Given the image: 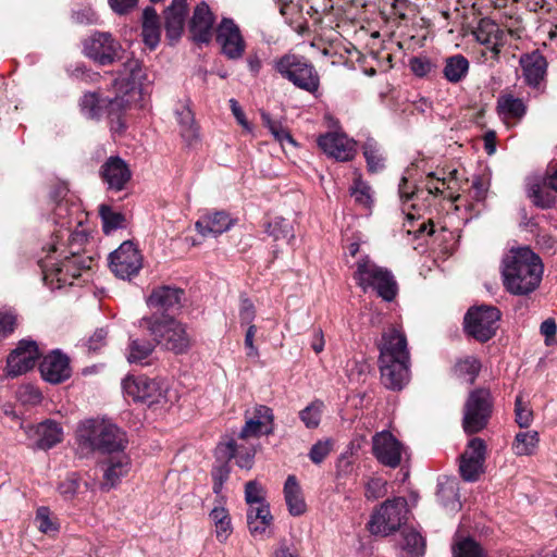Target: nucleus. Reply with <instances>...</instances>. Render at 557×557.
Here are the masks:
<instances>
[{
	"mask_svg": "<svg viewBox=\"0 0 557 557\" xmlns=\"http://www.w3.org/2000/svg\"><path fill=\"white\" fill-rule=\"evenodd\" d=\"M88 234L85 230L71 231L62 227L55 231L50 243L42 249L47 251L45 259L38 264L42 272L44 282L54 288L72 284L73 278L81 276L83 271L90 270L94 257L85 255Z\"/></svg>",
	"mask_w": 557,
	"mask_h": 557,
	"instance_id": "obj_1",
	"label": "nucleus"
},
{
	"mask_svg": "<svg viewBox=\"0 0 557 557\" xmlns=\"http://www.w3.org/2000/svg\"><path fill=\"white\" fill-rule=\"evenodd\" d=\"M83 53L100 66L112 65L122 62L119 71L127 84H140L143 78L141 63L134 57L125 58V50L121 42L111 33L95 32L83 41Z\"/></svg>",
	"mask_w": 557,
	"mask_h": 557,
	"instance_id": "obj_2",
	"label": "nucleus"
},
{
	"mask_svg": "<svg viewBox=\"0 0 557 557\" xmlns=\"http://www.w3.org/2000/svg\"><path fill=\"white\" fill-rule=\"evenodd\" d=\"M502 275L507 292L518 296L529 295L542 281L543 263L530 248H519L504 258Z\"/></svg>",
	"mask_w": 557,
	"mask_h": 557,
	"instance_id": "obj_3",
	"label": "nucleus"
},
{
	"mask_svg": "<svg viewBox=\"0 0 557 557\" xmlns=\"http://www.w3.org/2000/svg\"><path fill=\"white\" fill-rule=\"evenodd\" d=\"M140 326L147 329L156 344L175 355L187 352L191 346L186 326L172 317H145L140 320Z\"/></svg>",
	"mask_w": 557,
	"mask_h": 557,
	"instance_id": "obj_4",
	"label": "nucleus"
},
{
	"mask_svg": "<svg viewBox=\"0 0 557 557\" xmlns=\"http://www.w3.org/2000/svg\"><path fill=\"white\" fill-rule=\"evenodd\" d=\"M79 442L92 450L109 456L124 454L126 446L125 433L115 424L104 421L88 420L78 430Z\"/></svg>",
	"mask_w": 557,
	"mask_h": 557,
	"instance_id": "obj_5",
	"label": "nucleus"
},
{
	"mask_svg": "<svg viewBox=\"0 0 557 557\" xmlns=\"http://www.w3.org/2000/svg\"><path fill=\"white\" fill-rule=\"evenodd\" d=\"M354 278L364 293L371 288L385 301L394 300L398 293L393 273L386 268L379 267L368 256L357 261Z\"/></svg>",
	"mask_w": 557,
	"mask_h": 557,
	"instance_id": "obj_6",
	"label": "nucleus"
},
{
	"mask_svg": "<svg viewBox=\"0 0 557 557\" xmlns=\"http://www.w3.org/2000/svg\"><path fill=\"white\" fill-rule=\"evenodd\" d=\"M274 70L299 89L314 94L320 87V76L314 65L305 57L286 53L274 60Z\"/></svg>",
	"mask_w": 557,
	"mask_h": 557,
	"instance_id": "obj_7",
	"label": "nucleus"
},
{
	"mask_svg": "<svg viewBox=\"0 0 557 557\" xmlns=\"http://www.w3.org/2000/svg\"><path fill=\"white\" fill-rule=\"evenodd\" d=\"M408 503L405 497L386 499L373 510L367 528L372 535L388 536L407 521Z\"/></svg>",
	"mask_w": 557,
	"mask_h": 557,
	"instance_id": "obj_8",
	"label": "nucleus"
},
{
	"mask_svg": "<svg viewBox=\"0 0 557 557\" xmlns=\"http://www.w3.org/2000/svg\"><path fill=\"white\" fill-rule=\"evenodd\" d=\"M493 399L490 389L472 391L463 407L462 428L467 434L482 431L488 424L492 414Z\"/></svg>",
	"mask_w": 557,
	"mask_h": 557,
	"instance_id": "obj_9",
	"label": "nucleus"
},
{
	"mask_svg": "<svg viewBox=\"0 0 557 557\" xmlns=\"http://www.w3.org/2000/svg\"><path fill=\"white\" fill-rule=\"evenodd\" d=\"M123 389L134 401L148 406L164 405L170 401L169 387L163 380L147 376L127 377L123 381Z\"/></svg>",
	"mask_w": 557,
	"mask_h": 557,
	"instance_id": "obj_10",
	"label": "nucleus"
},
{
	"mask_svg": "<svg viewBox=\"0 0 557 557\" xmlns=\"http://www.w3.org/2000/svg\"><path fill=\"white\" fill-rule=\"evenodd\" d=\"M475 40L483 46L480 50V61L494 65L499 62L500 49L505 46V32L494 21L484 17L472 30Z\"/></svg>",
	"mask_w": 557,
	"mask_h": 557,
	"instance_id": "obj_11",
	"label": "nucleus"
},
{
	"mask_svg": "<svg viewBox=\"0 0 557 557\" xmlns=\"http://www.w3.org/2000/svg\"><path fill=\"white\" fill-rule=\"evenodd\" d=\"M499 319L500 311L496 307L471 308L465 317V331L469 336L485 343L496 334Z\"/></svg>",
	"mask_w": 557,
	"mask_h": 557,
	"instance_id": "obj_12",
	"label": "nucleus"
},
{
	"mask_svg": "<svg viewBox=\"0 0 557 557\" xmlns=\"http://www.w3.org/2000/svg\"><path fill=\"white\" fill-rule=\"evenodd\" d=\"M110 269L120 278L131 280L143 267L139 251L132 242H124L110 253Z\"/></svg>",
	"mask_w": 557,
	"mask_h": 557,
	"instance_id": "obj_13",
	"label": "nucleus"
},
{
	"mask_svg": "<svg viewBox=\"0 0 557 557\" xmlns=\"http://www.w3.org/2000/svg\"><path fill=\"white\" fill-rule=\"evenodd\" d=\"M486 458V444L480 437L471 438L463 454L460 456L459 471L467 482H475L484 472Z\"/></svg>",
	"mask_w": 557,
	"mask_h": 557,
	"instance_id": "obj_14",
	"label": "nucleus"
},
{
	"mask_svg": "<svg viewBox=\"0 0 557 557\" xmlns=\"http://www.w3.org/2000/svg\"><path fill=\"white\" fill-rule=\"evenodd\" d=\"M216 42L222 53L230 60L240 59L246 49V42L239 27L232 18L224 17L216 28Z\"/></svg>",
	"mask_w": 557,
	"mask_h": 557,
	"instance_id": "obj_15",
	"label": "nucleus"
},
{
	"mask_svg": "<svg viewBox=\"0 0 557 557\" xmlns=\"http://www.w3.org/2000/svg\"><path fill=\"white\" fill-rule=\"evenodd\" d=\"M372 453L380 463L397 468L401 462L403 444L388 431L372 437Z\"/></svg>",
	"mask_w": 557,
	"mask_h": 557,
	"instance_id": "obj_16",
	"label": "nucleus"
},
{
	"mask_svg": "<svg viewBox=\"0 0 557 557\" xmlns=\"http://www.w3.org/2000/svg\"><path fill=\"white\" fill-rule=\"evenodd\" d=\"M39 355L36 342L22 339L17 347L8 357V375L14 377L26 373L35 367Z\"/></svg>",
	"mask_w": 557,
	"mask_h": 557,
	"instance_id": "obj_17",
	"label": "nucleus"
},
{
	"mask_svg": "<svg viewBox=\"0 0 557 557\" xmlns=\"http://www.w3.org/2000/svg\"><path fill=\"white\" fill-rule=\"evenodd\" d=\"M382 384L392 391H400L409 382L410 360H392L385 355V360L379 359Z\"/></svg>",
	"mask_w": 557,
	"mask_h": 557,
	"instance_id": "obj_18",
	"label": "nucleus"
},
{
	"mask_svg": "<svg viewBox=\"0 0 557 557\" xmlns=\"http://www.w3.org/2000/svg\"><path fill=\"white\" fill-rule=\"evenodd\" d=\"M99 175L108 189L121 191L132 178L128 164L119 156H112L100 166Z\"/></svg>",
	"mask_w": 557,
	"mask_h": 557,
	"instance_id": "obj_19",
	"label": "nucleus"
},
{
	"mask_svg": "<svg viewBox=\"0 0 557 557\" xmlns=\"http://www.w3.org/2000/svg\"><path fill=\"white\" fill-rule=\"evenodd\" d=\"M318 145L325 154L339 162L350 161L355 153V141L342 133H326L319 136Z\"/></svg>",
	"mask_w": 557,
	"mask_h": 557,
	"instance_id": "obj_20",
	"label": "nucleus"
},
{
	"mask_svg": "<svg viewBox=\"0 0 557 557\" xmlns=\"http://www.w3.org/2000/svg\"><path fill=\"white\" fill-rule=\"evenodd\" d=\"M40 373L45 381L52 384L64 382L71 376L72 370L67 356L54 350L40 362Z\"/></svg>",
	"mask_w": 557,
	"mask_h": 557,
	"instance_id": "obj_21",
	"label": "nucleus"
},
{
	"mask_svg": "<svg viewBox=\"0 0 557 557\" xmlns=\"http://www.w3.org/2000/svg\"><path fill=\"white\" fill-rule=\"evenodd\" d=\"M214 15L206 2L196 5L189 22V32L196 42L208 44L212 38Z\"/></svg>",
	"mask_w": 557,
	"mask_h": 557,
	"instance_id": "obj_22",
	"label": "nucleus"
},
{
	"mask_svg": "<svg viewBox=\"0 0 557 557\" xmlns=\"http://www.w3.org/2000/svg\"><path fill=\"white\" fill-rule=\"evenodd\" d=\"M187 12V0H172L171 4L163 11L165 35L171 44L181 38Z\"/></svg>",
	"mask_w": 557,
	"mask_h": 557,
	"instance_id": "obj_23",
	"label": "nucleus"
},
{
	"mask_svg": "<svg viewBox=\"0 0 557 557\" xmlns=\"http://www.w3.org/2000/svg\"><path fill=\"white\" fill-rule=\"evenodd\" d=\"M522 75L528 86L539 88L545 79L547 72V61L539 51L522 54L520 58Z\"/></svg>",
	"mask_w": 557,
	"mask_h": 557,
	"instance_id": "obj_24",
	"label": "nucleus"
},
{
	"mask_svg": "<svg viewBox=\"0 0 557 557\" xmlns=\"http://www.w3.org/2000/svg\"><path fill=\"white\" fill-rule=\"evenodd\" d=\"M184 296L185 292L182 288L159 286L151 292L147 305L163 312L176 311L181 309Z\"/></svg>",
	"mask_w": 557,
	"mask_h": 557,
	"instance_id": "obj_25",
	"label": "nucleus"
},
{
	"mask_svg": "<svg viewBox=\"0 0 557 557\" xmlns=\"http://www.w3.org/2000/svg\"><path fill=\"white\" fill-rule=\"evenodd\" d=\"M385 355H388L392 360H410L407 338L404 333L396 329L383 333L379 359L385 360Z\"/></svg>",
	"mask_w": 557,
	"mask_h": 557,
	"instance_id": "obj_26",
	"label": "nucleus"
},
{
	"mask_svg": "<svg viewBox=\"0 0 557 557\" xmlns=\"http://www.w3.org/2000/svg\"><path fill=\"white\" fill-rule=\"evenodd\" d=\"M27 434L30 438H36L35 446L39 449H50L62 441L63 431L59 423L47 420L29 426Z\"/></svg>",
	"mask_w": 557,
	"mask_h": 557,
	"instance_id": "obj_27",
	"label": "nucleus"
},
{
	"mask_svg": "<svg viewBox=\"0 0 557 557\" xmlns=\"http://www.w3.org/2000/svg\"><path fill=\"white\" fill-rule=\"evenodd\" d=\"M131 461L125 454L108 456L102 461L103 479L102 490L114 487L129 471Z\"/></svg>",
	"mask_w": 557,
	"mask_h": 557,
	"instance_id": "obj_28",
	"label": "nucleus"
},
{
	"mask_svg": "<svg viewBox=\"0 0 557 557\" xmlns=\"http://www.w3.org/2000/svg\"><path fill=\"white\" fill-rule=\"evenodd\" d=\"M237 444L234 440L228 441L225 444L219 445V453L223 455L225 461L219 462L215 465L211 471V476L213 481V493L220 495L224 483L228 480L230 476V466L228 461L236 457Z\"/></svg>",
	"mask_w": 557,
	"mask_h": 557,
	"instance_id": "obj_29",
	"label": "nucleus"
},
{
	"mask_svg": "<svg viewBox=\"0 0 557 557\" xmlns=\"http://www.w3.org/2000/svg\"><path fill=\"white\" fill-rule=\"evenodd\" d=\"M232 221L224 211L208 214L198 220L195 227L202 236L220 235L231 227Z\"/></svg>",
	"mask_w": 557,
	"mask_h": 557,
	"instance_id": "obj_30",
	"label": "nucleus"
},
{
	"mask_svg": "<svg viewBox=\"0 0 557 557\" xmlns=\"http://www.w3.org/2000/svg\"><path fill=\"white\" fill-rule=\"evenodd\" d=\"M284 495L290 515L300 516L306 511V503L295 475L287 476L284 484Z\"/></svg>",
	"mask_w": 557,
	"mask_h": 557,
	"instance_id": "obj_31",
	"label": "nucleus"
},
{
	"mask_svg": "<svg viewBox=\"0 0 557 557\" xmlns=\"http://www.w3.org/2000/svg\"><path fill=\"white\" fill-rule=\"evenodd\" d=\"M400 536L399 547L404 557H419L424 554L425 540L418 531L412 528H404Z\"/></svg>",
	"mask_w": 557,
	"mask_h": 557,
	"instance_id": "obj_32",
	"label": "nucleus"
},
{
	"mask_svg": "<svg viewBox=\"0 0 557 557\" xmlns=\"http://www.w3.org/2000/svg\"><path fill=\"white\" fill-rule=\"evenodd\" d=\"M496 109L498 114L505 120H521L527 112V107L522 99L516 98L512 95L499 97Z\"/></svg>",
	"mask_w": 557,
	"mask_h": 557,
	"instance_id": "obj_33",
	"label": "nucleus"
},
{
	"mask_svg": "<svg viewBox=\"0 0 557 557\" xmlns=\"http://www.w3.org/2000/svg\"><path fill=\"white\" fill-rule=\"evenodd\" d=\"M481 370V362L474 356H468L459 359L453 367V373L456 377L473 384Z\"/></svg>",
	"mask_w": 557,
	"mask_h": 557,
	"instance_id": "obj_34",
	"label": "nucleus"
},
{
	"mask_svg": "<svg viewBox=\"0 0 557 557\" xmlns=\"http://www.w3.org/2000/svg\"><path fill=\"white\" fill-rule=\"evenodd\" d=\"M154 350V345L146 339H131L128 345L127 361L140 366L149 364L148 358Z\"/></svg>",
	"mask_w": 557,
	"mask_h": 557,
	"instance_id": "obj_35",
	"label": "nucleus"
},
{
	"mask_svg": "<svg viewBox=\"0 0 557 557\" xmlns=\"http://www.w3.org/2000/svg\"><path fill=\"white\" fill-rule=\"evenodd\" d=\"M469 71V61L461 54H455L446 59L444 76L450 83H459Z\"/></svg>",
	"mask_w": 557,
	"mask_h": 557,
	"instance_id": "obj_36",
	"label": "nucleus"
},
{
	"mask_svg": "<svg viewBox=\"0 0 557 557\" xmlns=\"http://www.w3.org/2000/svg\"><path fill=\"white\" fill-rule=\"evenodd\" d=\"M210 518L215 525V536L219 542H225L231 535L233 528L231 517L224 507H214L210 512Z\"/></svg>",
	"mask_w": 557,
	"mask_h": 557,
	"instance_id": "obj_37",
	"label": "nucleus"
},
{
	"mask_svg": "<svg viewBox=\"0 0 557 557\" xmlns=\"http://www.w3.org/2000/svg\"><path fill=\"white\" fill-rule=\"evenodd\" d=\"M539 442L536 431L519 432L515 436L512 449L517 456H530L535 451Z\"/></svg>",
	"mask_w": 557,
	"mask_h": 557,
	"instance_id": "obj_38",
	"label": "nucleus"
},
{
	"mask_svg": "<svg viewBox=\"0 0 557 557\" xmlns=\"http://www.w3.org/2000/svg\"><path fill=\"white\" fill-rule=\"evenodd\" d=\"M177 120L181 125L182 137L191 145L198 138V128L195 125L194 113L188 107L177 111Z\"/></svg>",
	"mask_w": 557,
	"mask_h": 557,
	"instance_id": "obj_39",
	"label": "nucleus"
},
{
	"mask_svg": "<svg viewBox=\"0 0 557 557\" xmlns=\"http://www.w3.org/2000/svg\"><path fill=\"white\" fill-rule=\"evenodd\" d=\"M265 233L274 240L286 239L288 243L295 238L293 225L284 218H274L265 226Z\"/></svg>",
	"mask_w": 557,
	"mask_h": 557,
	"instance_id": "obj_40",
	"label": "nucleus"
},
{
	"mask_svg": "<svg viewBox=\"0 0 557 557\" xmlns=\"http://www.w3.org/2000/svg\"><path fill=\"white\" fill-rule=\"evenodd\" d=\"M261 120L263 125L268 127L275 140L282 145L287 141L290 145L296 146V141L293 139L289 131L280 121L273 120L271 115L265 111L261 112Z\"/></svg>",
	"mask_w": 557,
	"mask_h": 557,
	"instance_id": "obj_41",
	"label": "nucleus"
},
{
	"mask_svg": "<svg viewBox=\"0 0 557 557\" xmlns=\"http://www.w3.org/2000/svg\"><path fill=\"white\" fill-rule=\"evenodd\" d=\"M459 487L455 480L447 479L437 485L436 496L443 506L453 508L459 503Z\"/></svg>",
	"mask_w": 557,
	"mask_h": 557,
	"instance_id": "obj_42",
	"label": "nucleus"
},
{
	"mask_svg": "<svg viewBox=\"0 0 557 557\" xmlns=\"http://www.w3.org/2000/svg\"><path fill=\"white\" fill-rule=\"evenodd\" d=\"M363 156L370 172H379L384 168V158L380 153V148L375 140L368 139L363 144Z\"/></svg>",
	"mask_w": 557,
	"mask_h": 557,
	"instance_id": "obj_43",
	"label": "nucleus"
},
{
	"mask_svg": "<svg viewBox=\"0 0 557 557\" xmlns=\"http://www.w3.org/2000/svg\"><path fill=\"white\" fill-rule=\"evenodd\" d=\"M99 214L102 220V230L106 234L122 227L125 221L122 213L113 211L111 207L107 205L99 207Z\"/></svg>",
	"mask_w": 557,
	"mask_h": 557,
	"instance_id": "obj_44",
	"label": "nucleus"
},
{
	"mask_svg": "<svg viewBox=\"0 0 557 557\" xmlns=\"http://www.w3.org/2000/svg\"><path fill=\"white\" fill-rule=\"evenodd\" d=\"M323 407L324 405L321 400H314L299 412V418L306 428L315 429L319 426Z\"/></svg>",
	"mask_w": 557,
	"mask_h": 557,
	"instance_id": "obj_45",
	"label": "nucleus"
},
{
	"mask_svg": "<svg viewBox=\"0 0 557 557\" xmlns=\"http://www.w3.org/2000/svg\"><path fill=\"white\" fill-rule=\"evenodd\" d=\"M453 557H485V555L479 543L467 537L453 546Z\"/></svg>",
	"mask_w": 557,
	"mask_h": 557,
	"instance_id": "obj_46",
	"label": "nucleus"
},
{
	"mask_svg": "<svg viewBox=\"0 0 557 557\" xmlns=\"http://www.w3.org/2000/svg\"><path fill=\"white\" fill-rule=\"evenodd\" d=\"M124 103L125 101L123 98L115 97L114 99L110 100L108 104L111 131L115 134H121L125 129V122L120 114V110L124 108Z\"/></svg>",
	"mask_w": 557,
	"mask_h": 557,
	"instance_id": "obj_47",
	"label": "nucleus"
},
{
	"mask_svg": "<svg viewBox=\"0 0 557 557\" xmlns=\"http://www.w3.org/2000/svg\"><path fill=\"white\" fill-rule=\"evenodd\" d=\"M245 500L248 507L267 505L264 490L257 481H248L245 484Z\"/></svg>",
	"mask_w": 557,
	"mask_h": 557,
	"instance_id": "obj_48",
	"label": "nucleus"
},
{
	"mask_svg": "<svg viewBox=\"0 0 557 557\" xmlns=\"http://www.w3.org/2000/svg\"><path fill=\"white\" fill-rule=\"evenodd\" d=\"M530 197L533 200V203L542 209H549L554 207L556 198L555 196L547 190H544L540 184H534L530 188Z\"/></svg>",
	"mask_w": 557,
	"mask_h": 557,
	"instance_id": "obj_49",
	"label": "nucleus"
},
{
	"mask_svg": "<svg viewBox=\"0 0 557 557\" xmlns=\"http://www.w3.org/2000/svg\"><path fill=\"white\" fill-rule=\"evenodd\" d=\"M273 432V426L265 428L261 424V421L255 419L253 417L249 418L245 425L242 428L239 432V437L246 440L248 437L260 436L261 434L269 435Z\"/></svg>",
	"mask_w": 557,
	"mask_h": 557,
	"instance_id": "obj_50",
	"label": "nucleus"
},
{
	"mask_svg": "<svg viewBox=\"0 0 557 557\" xmlns=\"http://www.w3.org/2000/svg\"><path fill=\"white\" fill-rule=\"evenodd\" d=\"M387 482L382 478H372L366 484L364 496L368 500L382 498L387 493Z\"/></svg>",
	"mask_w": 557,
	"mask_h": 557,
	"instance_id": "obj_51",
	"label": "nucleus"
},
{
	"mask_svg": "<svg viewBox=\"0 0 557 557\" xmlns=\"http://www.w3.org/2000/svg\"><path fill=\"white\" fill-rule=\"evenodd\" d=\"M516 422L520 428H528L533 421V411L522 401V396L518 395L515 400Z\"/></svg>",
	"mask_w": 557,
	"mask_h": 557,
	"instance_id": "obj_52",
	"label": "nucleus"
},
{
	"mask_svg": "<svg viewBox=\"0 0 557 557\" xmlns=\"http://www.w3.org/2000/svg\"><path fill=\"white\" fill-rule=\"evenodd\" d=\"M35 521L37 528L42 533H50L58 531V524L51 519V512L48 507H39L36 511Z\"/></svg>",
	"mask_w": 557,
	"mask_h": 557,
	"instance_id": "obj_53",
	"label": "nucleus"
},
{
	"mask_svg": "<svg viewBox=\"0 0 557 557\" xmlns=\"http://www.w3.org/2000/svg\"><path fill=\"white\" fill-rule=\"evenodd\" d=\"M83 113L89 119H97L100 115L99 99L96 94H85L81 100Z\"/></svg>",
	"mask_w": 557,
	"mask_h": 557,
	"instance_id": "obj_54",
	"label": "nucleus"
},
{
	"mask_svg": "<svg viewBox=\"0 0 557 557\" xmlns=\"http://www.w3.org/2000/svg\"><path fill=\"white\" fill-rule=\"evenodd\" d=\"M350 194L355 201L363 207H369L372 199L370 195V187L362 181L357 180L350 188Z\"/></svg>",
	"mask_w": 557,
	"mask_h": 557,
	"instance_id": "obj_55",
	"label": "nucleus"
},
{
	"mask_svg": "<svg viewBox=\"0 0 557 557\" xmlns=\"http://www.w3.org/2000/svg\"><path fill=\"white\" fill-rule=\"evenodd\" d=\"M272 522L273 517H268V520H247L249 532L255 537L270 536Z\"/></svg>",
	"mask_w": 557,
	"mask_h": 557,
	"instance_id": "obj_56",
	"label": "nucleus"
},
{
	"mask_svg": "<svg viewBox=\"0 0 557 557\" xmlns=\"http://www.w3.org/2000/svg\"><path fill=\"white\" fill-rule=\"evenodd\" d=\"M79 481L75 473H72L59 483L58 491L65 499H72L77 493Z\"/></svg>",
	"mask_w": 557,
	"mask_h": 557,
	"instance_id": "obj_57",
	"label": "nucleus"
},
{
	"mask_svg": "<svg viewBox=\"0 0 557 557\" xmlns=\"http://www.w3.org/2000/svg\"><path fill=\"white\" fill-rule=\"evenodd\" d=\"M330 453H331V443L329 441H325V442L319 441L311 447L309 457L312 462L318 465V463H321Z\"/></svg>",
	"mask_w": 557,
	"mask_h": 557,
	"instance_id": "obj_58",
	"label": "nucleus"
},
{
	"mask_svg": "<svg viewBox=\"0 0 557 557\" xmlns=\"http://www.w3.org/2000/svg\"><path fill=\"white\" fill-rule=\"evenodd\" d=\"M108 331L103 327L98 329L87 341L89 351L97 352L107 345Z\"/></svg>",
	"mask_w": 557,
	"mask_h": 557,
	"instance_id": "obj_59",
	"label": "nucleus"
},
{
	"mask_svg": "<svg viewBox=\"0 0 557 557\" xmlns=\"http://www.w3.org/2000/svg\"><path fill=\"white\" fill-rule=\"evenodd\" d=\"M432 67V62L425 57H414L410 60V69L417 76L428 75Z\"/></svg>",
	"mask_w": 557,
	"mask_h": 557,
	"instance_id": "obj_60",
	"label": "nucleus"
},
{
	"mask_svg": "<svg viewBox=\"0 0 557 557\" xmlns=\"http://www.w3.org/2000/svg\"><path fill=\"white\" fill-rule=\"evenodd\" d=\"M16 326V317L11 312H0V338L12 334Z\"/></svg>",
	"mask_w": 557,
	"mask_h": 557,
	"instance_id": "obj_61",
	"label": "nucleus"
},
{
	"mask_svg": "<svg viewBox=\"0 0 557 557\" xmlns=\"http://www.w3.org/2000/svg\"><path fill=\"white\" fill-rule=\"evenodd\" d=\"M141 35L146 46L156 49L161 38V27H141Z\"/></svg>",
	"mask_w": 557,
	"mask_h": 557,
	"instance_id": "obj_62",
	"label": "nucleus"
},
{
	"mask_svg": "<svg viewBox=\"0 0 557 557\" xmlns=\"http://www.w3.org/2000/svg\"><path fill=\"white\" fill-rule=\"evenodd\" d=\"M255 317L256 311L253 304L248 298L243 299L239 309V319L242 324L250 325Z\"/></svg>",
	"mask_w": 557,
	"mask_h": 557,
	"instance_id": "obj_63",
	"label": "nucleus"
},
{
	"mask_svg": "<svg viewBox=\"0 0 557 557\" xmlns=\"http://www.w3.org/2000/svg\"><path fill=\"white\" fill-rule=\"evenodd\" d=\"M253 418L260 420L261 424H263L265 428L273 426V411L267 406H256L253 410Z\"/></svg>",
	"mask_w": 557,
	"mask_h": 557,
	"instance_id": "obj_64",
	"label": "nucleus"
}]
</instances>
